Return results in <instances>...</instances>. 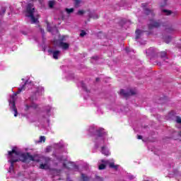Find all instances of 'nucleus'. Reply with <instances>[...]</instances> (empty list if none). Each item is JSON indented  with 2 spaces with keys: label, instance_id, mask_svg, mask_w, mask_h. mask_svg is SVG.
Wrapping results in <instances>:
<instances>
[{
  "label": "nucleus",
  "instance_id": "412c9836",
  "mask_svg": "<svg viewBox=\"0 0 181 181\" xmlns=\"http://www.w3.org/2000/svg\"><path fill=\"white\" fill-rule=\"evenodd\" d=\"M81 177L83 179V181H88V177L86 176V175L84 174H81Z\"/></svg>",
  "mask_w": 181,
  "mask_h": 181
},
{
  "label": "nucleus",
  "instance_id": "9d476101",
  "mask_svg": "<svg viewBox=\"0 0 181 181\" xmlns=\"http://www.w3.org/2000/svg\"><path fill=\"white\" fill-rule=\"evenodd\" d=\"M59 46V47H62L63 50H67V49H69V47H70V45H69V43L67 42H60Z\"/></svg>",
  "mask_w": 181,
  "mask_h": 181
},
{
  "label": "nucleus",
  "instance_id": "20e7f679",
  "mask_svg": "<svg viewBox=\"0 0 181 181\" xmlns=\"http://www.w3.org/2000/svg\"><path fill=\"white\" fill-rule=\"evenodd\" d=\"M25 86H26V83H25L21 87L18 88V90L14 93V95L11 96V99L9 100V105H11V110L14 111V117H18V109L16 108V105L15 103V97H16L18 94H21L22 91H25Z\"/></svg>",
  "mask_w": 181,
  "mask_h": 181
},
{
  "label": "nucleus",
  "instance_id": "f3484780",
  "mask_svg": "<svg viewBox=\"0 0 181 181\" xmlns=\"http://www.w3.org/2000/svg\"><path fill=\"white\" fill-rule=\"evenodd\" d=\"M160 56L161 59H168L167 53L165 51L164 52H161L160 53Z\"/></svg>",
  "mask_w": 181,
  "mask_h": 181
},
{
  "label": "nucleus",
  "instance_id": "473e14b6",
  "mask_svg": "<svg viewBox=\"0 0 181 181\" xmlns=\"http://www.w3.org/2000/svg\"><path fill=\"white\" fill-rule=\"evenodd\" d=\"M52 147H47V149H46V151H47V152L49 151V149H50Z\"/></svg>",
  "mask_w": 181,
  "mask_h": 181
},
{
  "label": "nucleus",
  "instance_id": "7ed1b4c3",
  "mask_svg": "<svg viewBox=\"0 0 181 181\" xmlns=\"http://www.w3.org/2000/svg\"><path fill=\"white\" fill-rule=\"evenodd\" d=\"M26 16L28 18H30L31 23H37L39 19V15L35 14L36 11H35V8L33 7V4H28L26 9Z\"/></svg>",
  "mask_w": 181,
  "mask_h": 181
},
{
  "label": "nucleus",
  "instance_id": "5701e85b",
  "mask_svg": "<svg viewBox=\"0 0 181 181\" xmlns=\"http://www.w3.org/2000/svg\"><path fill=\"white\" fill-rule=\"evenodd\" d=\"M66 11L67 13H71L74 12V8H66Z\"/></svg>",
  "mask_w": 181,
  "mask_h": 181
},
{
  "label": "nucleus",
  "instance_id": "9b49d317",
  "mask_svg": "<svg viewBox=\"0 0 181 181\" xmlns=\"http://www.w3.org/2000/svg\"><path fill=\"white\" fill-rule=\"evenodd\" d=\"M147 56H151L155 54L156 53V49L153 47H150L146 51Z\"/></svg>",
  "mask_w": 181,
  "mask_h": 181
},
{
  "label": "nucleus",
  "instance_id": "b1692460",
  "mask_svg": "<svg viewBox=\"0 0 181 181\" xmlns=\"http://www.w3.org/2000/svg\"><path fill=\"white\" fill-rule=\"evenodd\" d=\"M86 35H87V33H86V31H84V30H82L81 32L80 36H81V37H84V36H86Z\"/></svg>",
  "mask_w": 181,
  "mask_h": 181
},
{
  "label": "nucleus",
  "instance_id": "4468645a",
  "mask_svg": "<svg viewBox=\"0 0 181 181\" xmlns=\"http://www.w3.org/2000/svg\"><path fill=\"white\" fill-rule=\"evenodd\" d=\"M142 33V30H136V40H138V39H139V37H141V35Z\"/></svg>",
  "mask_w": 181,
  "mask_h": 181
},
{
  "label": "nucleus",
  "instance_id": "e433bc0d",
  "mask_svg": "<svg viewBox=\"0 0 181 181\" xmlns=\"http://www.w3.org/2000/svg\"><path fill=\"white\" fill-rule=\"evenodd\" d=\"M145 5H146V4H142V6H145Z\"/></svg>",
  "mask_w": 181,
  "mask_h": 181
},
{
  "label": "nucleus",
  "instance_id": "2eb2a0df",
  "mask_svg": "<svg viewBox=\"0 0 181 181\" xmlns=\"http://www.w3.org/2000/svg\"><path fill=\"white\" fill-rule=\"evenodd\" d=\"M40 31L42 36V42H43V43H45V42L46 40V38L45 37V29L40 28Z\"/></svg>",
  "mask_w": 181,
  "mask_h": 181
},
{
  "label": "nucleus",
  "instance_id": "39448f33",
  "mask_svg": "<svg viewBox=\"0 0 181 181\" xmlns=\"http://www.w3.org/2000/svg\"><path fill=\"white\" fill-rule=\"evenodd\" d=\"M120 95H122L125 98L129 97V95H135L136 94V90L135 89H130L128 91H125L124 89L120 90L119 93Z\"/></svg>",
  "mask_w": 181,
  "mask_h": 181
},
{
  "label": "nucleus",
  "instance_id": "f8f14e48",
  "mask_svg": "<svg viewBox=\"0 0 181 181\" xmlns=\"http://www.w3.org/2000/svg\"><path fill=\"white\" fill-rule=\"evenodd\" d=\"M107 165H109V168H111L112 169H115V170H118V165H115V163H110V161H108Z\"/></svg>",
  "mask_w": 181,
  "mask_h": 181
},
{
  "label": "nucleus",
  "instance_id": "f704fd0d",
  "mask_svg": "<svg viewBox=\"0 0 181 181\" xmlns=\"http://www.w3.org/2000/svg\"><path fill=\"white\" fill-rule=\"evenodd\" d=\"M42 50H44V52L46 50V47L45 46L42 47Z\"/></svg>",
  "mask_w": 181,
  "mask_h": 181
},
{
  "label": "nucleus",
  "instance_id": "c756f323",
  "mask_svg": "<svg viewBox=\"0 0 181 181\" xmlns=\"http://www.w3.org/2000/svg\"><path fill=\"white\" fill-rule=\"evenodd\" d=\"M90 18H93V19H98V16L95 15V16H90Z\"/></svg>",
  "mask_w": 181,
  "mask_h": 181
},
{
  "label": "nucleus",
  "instance_id": "423d86ee",
  "mask_svg": "<svg viewBox=\"0 0 181 181\" xmlns=\"http://www.w3.org/2000/svg\"><path fill=\"white\" fill-rule=\"evenodd\" d=\"M160 26V24L158 22L151 20L148 25V29H153V28H159Z\"/></svg>",
  "mask_w": 181,
  "mask_h": 181
},
{
  "label": "nucleus",
  "instance_id": "4c0bfd02",
  "mask_svg": "<svg viewBox=\"0 0 181 181\" xmlns=\"http://www.w3.org/2000/svg\"><path fill=\"white\" fill-rule=\"evenodd\" d=\"M39 2H40V4H42V0H39Z\"/></svg>",
  "mask_w": 181,
  "mask_h": 181
},
{
  "label": "nucleus",
  "instance_id": "a211bd4d",
  "mask_svg": "<svg viewBox=\"0 0 181 181\" xmlns=\"http://www.w3.org/2000/svg\"><path fill=\"white\" fill-rule=\"evenodd\" d=\"M76 8H78L80 6V4H81V0H74Z\"/></svg>",
  "mask_w": 181,
  "mask_h": 181
},
{
  "label": "nucleus",
  "instance_id": "c85d7f7f",
  "mask_svg": "<svg viewBox=\"0 0 181 181\" xmlns=\"http://www.w3.org/2000/svg\"><path fill=\"white\" fill-rule=\"evenodd\" d=\"M170 40H172V37H168V40H165V43H169V42H170Z\"/></svg>",
  "mask_w": 181,
  "mask_h": 181
},
{
  "label": "nucleus",
  "instance_id": "1a4fd4ad",
  "mask_svg": "<svg viewBox=\"0 0 181 181\" xmlns=\"http://www.w3.org/2000/svg\"><path fill=\"white\" fill-rule=\"evenodd\" d=\"M100 162L102 163V164L99 165L98 169L100 170H103L105 169V167L107 166V165H108V160H101Z\"/></svg>",
  "mask_w": 181,
  "mask_h": 181
},
{
  "label": "nucleus",
  "instance_id": "4be33fe9",
  "mask_svg": "<svg viewBox=\"0 0 181 181\" xmlns=\"http://www.w3.org/2000/svg\"><path fill=\"white\" fill-rule=\"evenodd\" d=\"M5 12H6V8L2 7L1 8V13L0 12V15H5Z\"/></svg>",
  "mask_w": 181,
  "mask_h": 181
},
{
  "label": "nucleus",
  "instance_id": "dca6fc26",
  "mask_svg": "<svg viewBox=\"0 0 181 181\" xmlns=\"http://www.w3.org/2000/svg\"><path fill=\"white\" fill-rule=\"evenodd\" d=\"M144 12H145L146 15L153 16V11L149 8H145Z\"/></svg>",
  "mask_w": 181,
  "mask_h": 181
},
{
  "label": "nucleus",
  "instance_id": "2f4dec72",
  "mask_svg": "<svg viewBox=\"0 0 181 181\" xmlns=\"http://www.w3.org/2000/svg\"><path fill=\"white\" fill-rule=\"evenodd\" d=\"M59 160H60V162H62V160H66V158H59Z\"/></svg>",
  "mask_w": 181,
  "mask_h": 181
},
{
  "label": "nucleus",
  "instance_id": "7c9ffc66",
  "mask_svg": "<svg viewBox=\"0 0 181 181\" xmlns=\"http://www.w3.org/2000/svg\"><path fill=\"white\" fill-rule=\"evenodd\" d=\"M137 139H142V136L138 135V136H137Z\"/></svg>",
  "mask_w": 181,
  "mask_h": 181
},
{
  "label": "nucleus",
  "instance_id": "cd10ccee",
  "mask_svg": "<svg viewBox=\"0 0 181 181\" xmlns=\"http://www.w3.org/2000/svg\"><path fill=\"white\" fill-rule=\"evenodd\" d=\"M53 108L50 106H47V112H50Z\"/></svg>",
  "mask_w": 181,
  "mask_h": 181
},
{
  "label": "nucleus",
  "instance_id": "a878e982",
  "mask_svg": "<svg viewBox=\"0 0 181 181\" xmlns=\"http://www.w3.org/2000/svg\"><path fill=\"white\" fill-rule=\"evenodd\" d=\"M40 169H46V163H42L40 165Z\"/></svg>",
  "mask_w": 181,
  "mask_h": 181
},
{
  "label": "nucleus",
  "instance_id": "393cba45",
  "mask_svg": "<svg viewBox=\"0 0 181 181\" xmlns=\"http://www.w3.org/2000/svg\"><path fill=\"white\" fill-rule=\"evenodd\" d=\"M163 12L165 13V15H170V13H172L171 11H168V10H163Z\"/></svg>",
  "mask_w": 181,
  "mask_h": 181
},
{
  "label": "nucleus",
  "instance_id": "6e6552de",
  "mask_svg": "<svg viewBox=\"0 0 181 181\" xmlns=\"http://www.w3.org/2000/svg\"><path fill=\"white\" fill-rule=\"evenodd\" d=\"M101 153H103V155H105V156H109L110 153V150H108V148H107V146L105 145L102 146Z\"/></svg>",
  "mask_w": 181,
  "mask_h": 181
},
{
  "label": "nucleus",
  "instance_id": "ddd939ff",
  "mask_svg": "<svg viewBox=\"0 0 181 181\" xmlns=\"http://www.w3.org/2000/svg\"><path fill=\"white\" fill-rule=\"evenodd\" d=\"M29 108H34V110H36V108H37V105H25V111H28Z\"/></svg>",
  "mask_w": 181,
  "mask_h": 181
},
{
  "label": "nucleus",
  "instance_id": "58836bf2",
  "mask_svg": "<svg viewBox=\"0 0 181 181\" xmlns=\"http://www.w3.org/2000/svg\"><path fill=\"white\" fill-rule=\"evenodd\" d=\"M64 168H66V164L64 163Z\"/></svg>",
  "mask_w": 181,
  "mask_h": 181
},
{
  "label": "nucleus",
  "instance_id": "f03ea898",
  "mask_svg": "<svg viewBox=\"0 0 181 181\" xmlns=\"http://www.w3.org/2000/svg\"><path fill=\"white\" fill-rule=\"evenodd\" d=\"M89 132H95V135L98 136L96 139V148H98L100 145H105V140H104V138H105L107 133L104 132V129L99 128L98 129H95V127L92 126L89 128Z\"/></svg>",
  "mask_w": 181,
  "mask_h": 181
},
{
  "label": "nucleus",
  "instance_id": "c9c22d12",
  "mask_svg": "<svg viewBox=\"0 0 181 181\" xmlns=\"http://www.w3.org/2000/svg\"><path fill=\"white\" fill-rule=\"evenodd\" d=\"M100 81V78H97L96 81Z\"/></svg>",
  "mask_w": 181,
  "mask_h": 181
},
{
  "label": "nucleus",
  "instance_id": "aec40b11",
  "mask_svg": "<svg viewBox=\"0 0 181 181\" xmlns=\"http://www.w3.org/2000/svg\"><path fill=\"white\" fill-rule=\"evenodd\" d=\"M46 141V137H45L44 136H41L40 137V139L38 141V143H40V142H45Z\"/></svg>",
  "mask_w": 181,
  "mask_h": 181
},
{
  "label": "nucleus",
  "instance_id": "6ab92c4d",
  "mask_svg": "<svg viewBox=\"0 0 181 181\" xmlns=\"http://www.w3.org/2000/svg\"><path fill=\"white\" fill-rule=\"evenodd\" d=\"M54 4H56V1H49V3H48L49 8H50L52 9L54 6Z\"/></svg>",
  "mask_w": 181,
  "mask_h": 181
},
{
  "label": "nucleus",
  "instance_id": "f257e3e1",
  "mask_svg": "<svg viewBox=\"0 0 181 181\" xmlns=\"http://www.w3.org/2000/svg\"><path fill=\"white\" fill-rule=\"evenodd\" d=\"M13 153L16 156H20V158H13L10 160L11 166L9 168L10 170L13 169V163H16V162H23V163H26L28 160H32L33 162H39V160H36V155L32 156L30 153H21L19 151H16V147H14L11 151H8V156L13 158Z\"/></svg>",
  "mask_w": 181,
  "mask_h": 181
},
{
  "label": "nucleus",
  "instance_id": "bb28decb",
  "mask_svg": "<svg viewBox=\"0 0 181 181\" xmlns=\"http://www.w3.org/2000/svg\"><path fill=\"white\" fill-rule=\"evenodd\" d=\"M77 13L78 15H84L85 11L83 10H79Z\"/></svg>",
  "mask_w": 181,
  "mask_h": 181
},
{
  "label": "nucleus",
  "instance_id": "72a5a7b5",
  "mask_svg": "<svg viewBox=\"0 0 181 181\" xmlns=\"http://www.w3.org/2000/svg\"><path fill=\"white\" fill-rule=\"evenodd\" d=\"M93 59H95V60H97V59H98V57H93Z\"/></svg>",
  "mask_w": 181,
  "mask_h": 181
},
{
  "label": "nucleus",
  "instance_id": "0eeeda50",
  "mask_svg": "<svg viewBox=\"0 0 181 181\" xmlns=\"http://www.w3.org/2000/svg\"><path fill=\"white\" fill-rule=\"evenodd\" d=\"M48 53H52V57L53 59H55V60H57L59 59V56L60 54V51H53V50H48Z\"/></svg>",
  "mask_w": 181,
  "mask_h": 181
}]
</instances>
